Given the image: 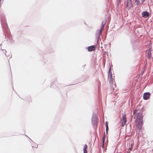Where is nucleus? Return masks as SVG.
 <instances>
[{
	"label": "nucleus",
	"mask_w": 153,
	"mask_h": 153,
	"mask_svg": "<svg viewBox=\"0 0 153 153\" xmlns=\"http://www.w3.org/2000/svg\"><path fill=\"white\" fill-rule=\"evenodd\" d=\"M98 121L99 119L97 116L96 113L93 112L91 118V123L93 126H96V128L98 126Z\"/></svg>",
	"instance_id": "f257e3e1"
},
{
	"label": "nucleus",
	"mask_w": 153,
	"mask_h": 153,
	"mask_svg": "<svg viewBox=\"0 0 153 153\" xmlns=\"http://www.w3.org/2000/svg\"><path fill=\"white\" fill-rule=\"evenodd\" d=\"M104 26L105 25H101L100 29L99 30H97L96 31V37L97 39V43H98L99 39H100L101 36L102 35V31L104 29Z\"/></svg>",
	"instance_id": "f03ea898"
},
{
	"label": "nucleus",
	"mask_w": 153,
	"mask_h": 153,
	"mask_svg": "<svg viewBox=\"0 0 153 153\" xmlns=\"http://www.w3.org/2000/svg\"><path fill=\"white\" fill-rule=\"evenodd\" d=\"M125 4H126V7L127 9L129 10L131 8L133 7V4L132 3V0H127L125 1Z\"/></svg>",
	"instance_id": "7ed1b4c3"
},
{
	"label": "nucleus",
	"mask_w": 153,
	"mask_h": 153,
	"mask_svg": "<svg viewBox=\"0 0 153 153\" xmlns=\"http://www.w3.org/2000/svg\"><path fill=\"white\" fill-rule=\"evenodd\" d=\"M151 95V94L149 92H146L144 93L143 94V99L145 100H147L149 99Z\"/></svg>",
	"instance_id": "20e7f679"
},
{
	"label": "nucleus",
	"mask_w": 153,
	"mask_h": 153,
	"mask_svg": "<svg viewBox=\"0 0 153 153\" xmlns=\"http://www.w3.org/2000/svg\"><path fill=\"white\" fill-rule=\"evenodd\" d=\"M143 115L142 113L138 112L136 117L137 119L139 120V121H143Z\"/></svg>",
	"instance_id": "39448f33"
},
{
	"label": "nucleus",
	"mask_w": 153,
	"mask_h": 153,
	"mask_svg": "<svg viewBox=\"0 0 153 153\" xmlns=\"http://www.w3.org/2000/svg\"><path fill=\"white\" fill-rule=\"evenodd\" d=\"M108 78L109 79V83L113 85V82L112 73L108 74Z\"/></svg>",
	"instance_id": "423d86ee"
},
{
	"label": "nucleus",
	"mask_w": 153,
	"mask_h": 153,
	"mask_svg": "<svg viewBox=\"0 0 153 153\" xmlns=\"http://www.w3.org/2000/svg\"><path fill=\"white\" fill-rule=\"evenodd\" d=\"M149 15V13L146 11H143L142 13V16L144 18H147Z\"/></svg>",
	"instance_id": "0eeeda50"
},
{
	"label": "nucleus",
	"mask_w": 153,
	"mask_h": 153,
	"mask_svg": "<svg viewBox=\"0 0 153 153\" xmlns=\"http://www.w3.org/2000/svg\"><path fill=\"white\" fill-rule=\"evenodd\" d=\"M87 49L88 51H92L95 49V47L94 45H91L87 47Z\"/></svg>",
	"instance_id": "6e6552de"
},
{
	"label": "nucleus",
	"mask_w": 153,
	"mask_h": 153,
	"mask_svg": "<svg viewBox=\"0 0 153 153\" xmlns=\"http://www.w3.org/2000/svg\"><path fill=\"white\" fill-rule=\"evenodd\" d=\"M143 124V122L138 121L137 124V128L139 130H141L142 129V126Z\"/></svg>",
	"instance_id": "1a4fd4ad"
},
{
	"label": "nucleus",
	"mask_w": 153,
	"mask_h": 153,
	"mask_svg": "<svg viewBox=\"0 0 153 153\" xmlns=\"http://www.w3.org/2000/svg\"><path fill=\"white\" fill-rule=\"evenodd\" d=\"M105 133L104 132V134L103 135V137L102 138V148L103 149L104 148V143H105Z\"/></svg>",
	"instance_id": "9d476101"
},
{
	"label": "nucleus",
	"mask_w": 153,
	"mask_h": 153,
	"mask_svg": "<svg viewBox=\"0 0 153 153\" xmlns=\"http://www.w3.org/2000/svg\"><path fill=\"white\" fill-rule=\"evenodd\" d=\"M88 148V146L87 144L85 145L83 148V151L84 153H88L87 151V149Z\"/></svg>",
	"instance_id": "9b49d317"
},
{
	"label": "nucleus",
	"mask_w": 153,
	"mask_h": 153,
	"mask_svg": "<svg viewBox=\"0 0 153 153\" xmlns=\"http://www.w3.org/2000/svg\"><path fill=\"white\" fill-rule=\"evenodd\" d=\"M105 126H106V133H107L108 131V130L109 129L108 127V121H106L105 122Z\"/></svg>",
	"instance_id": "f8f14e48"
},
{
	"label": "nucleus",
	"mask_w": 153,
	"mask_h": 153,
	"mask_svg": "<svg viewBox=\"0 0 153 153\" xmlns=\"http://www.w3.org/2000/svg\"><path fill=\"white\" fill-rule=\"evenodd\" d=\"M131 43L134 45H136L135 43L136 42V41L135 39H132L131 40Z\"/></svg>",
	"instance_id": "ddd939ff"
},
{
	"label": "nucleus",
	"mask_w": 153,
	"mask_h": 153,
	"mask_svg": "<svg viewBox=\"0 0 153 153\" xmlns=\"http://www.w3.org/2000/svg\"><path fill=\"white\" fill-rule=\"evenodd\" d=\"M135 2H136V5L137 6H138L140 4V1L139 0H133Z\"/></svg>",
	"instance_id": "4468645a"
},
{
	"label": "nucleus",
	"mask_w": 153,
	"mask_h": 153,
	"mask_svg": "<svg viewBox=\"0 0 153 153\" xmlns=\"http://www.w3.org/2000/svg\"><path fill=\"white\" fill-rule=\"evenodd\" d=\"M122 121H123L124 120H126L127 118L126 117V115L123 114L122 115Z\"/></svg>",
	"instance_id": "2eb2a0df"
},
{
	"label": "nucleus",
	"mask_w": 153,
	"mask_h": 153,
	"mask_svg": "<svg viewBox=\"0 0 153 153\" xmlns=\"http://www.w3.org/2000/svg\"><path fill=\"white\" fill-rule=\"evenodd\" d=\"M127 120L122 121V126H124L126 124Z\"/></svg>",
	"instance_id": "dca6fc26"
},
{
	"label": "nucleus",
	"mask_w": 153,
	"mask_h": 153,
	"mask_svg": "<svg viewBox=\"0 0 153 153\" xmlns=\"http://www.w3.org/2000/svg\"><path fill=\"white\" fill-rule=\"evenodd\" d=\"M122 0H117V6L118 7L121 2Z\"/></svg>",
	"instance_id": "f3484780"
},
{
	"label": "nucleus",
	"mask_w": 153,
	"mask_h": 153,
	"mask_svg": "<svg viewBox=\"0 0 153 153\" xmlns=\"http://www.w3.org/2000/svg\"><path fill=\"white\" fill-rule=\"evenodd\" d=\"M147 55H148V58H151L152 56L151 53L149 52H148Z\"/></svg>",
	"instance_id": "a211bd4d"
},
{
	"label": "nucleus",
	"mask_w": 153,
	"mask_h": 153,
	"mask_svg": "<svg viewBox=\"0 0 153 153\" xmlns=\"http://www.w3.org/2000/svg\"><path fill=\"white\" fill-rule=\"evenodd\" d=\"M9 39L11 40H13L12 37L10 33H9Z\"/></svg>",
	"instance_id": "6ab92c4d"
},
{
	"label": "nucleus",
	"mask_w": 153,
	"mask_h": 153,
	"mask_svg": "<svg viewBox=\"0 0 153 153\" xmlns=\"http://www.w3.org/2000/svg\"><path fill=\"white\" fill-rule=\"evenodd\" d=\"M112 73L111 72V66H110V67L109 68L108 71V74Z\"/></svg>",
	"instance_id": "aec40b11"
},
{
	"label": "nucleus",
	"mask_w": 153,
	"mask_h": 153,
	"mask_svg": "<svg viewBox=\"0 0 153 153\" xmlns=\"http://www.w3.org/2000/svg\"><path fill=\"white\" fill-rule=\"evenodd\" d=\"M137 110H135L134 111H133V114L134 115H135V114H137Z\"/></svg>",
	"instance_id": "412c9836"
},
{
	"label": "nucleus",
	"mask_w": 153,
	"mask_h": 153,
	"mask_svg": "<svg viewBox=\"0 0 153 153\" xmlns=\"http://www.w3.org/2000/svg\"><path fill=\"white\" fill-rule=\"evenodd\" d=\"M106 22V20H105V21L104 20V21H102V24L101 25H105Z\"/></svg>",
	"instance_id": "4be33fe9"
},
{
	"label": "nucleus",
	"mask_w": 153,
	"mask_h": 153,
	"mask_svg": "<svg viewBox=\"0 0 153 153\" xmlns=\"http://www.w3.org/2000/svg\"><path fill=\"white\" fill-rule=\"evenodd\" d=\"M143 111H144L143 107V108H141V109L140 111V112H139V113H142L143 114Z\"/></svg>",
	"instance_id": "5701e85b"
},
{
	"label": "nucleus",
	"mask_w": 153,
	"mask_h": 153,
	"mask_svg": "<svg viewBox=\"0 0 153 153\" xmlns=\"http://www.w3.org/2000/svg\"><path fill=\"white\" fill-rule=\"evenodd\" d=\"M3 51V52L6 55V56H7V55L6 54V53L7 52V51L5 50H2V49H1Z\"/></svg>",
	"instance_id": "b1692460"
},
{
	"label": "nucleus",
	"mask_w": 153,
	"mask_h": 153,
	"mask_svg": "<svg viewBox=\"0 0 153 153\" xmlns=\"http://www.w3.org/2000/svg\"><path fill=\"white\" fill-rule=\"evenodd\" d=\"M152 50V48L151 47L148 50V52H151V51Z\"/></svg>",
	"instance_id": "393cba45"
},
{
	"label": "nucleus",
	"mask_w": 153,
	"mask_h": 153,
	"mask_svg": "<svg viewBox=\"0 0 153 153\" xmlns=\"http://www.w3.org/2000/svg\"><path fill=\"white\" fill-rule=\"evenodd\" d=\"M54 84V83L53 82H52L51 84V88H54V87H52L53 85Z\"/></svg>",
	"instance_id": "a878e982"
},
{
	"label": "nucleus",
	"mask_w": 153,
	"mask_h": 153,
	"mask_svg": "<svg viewBox=\"0 0 153 153\" xmlns=\"http://www.w3.org/2000/svg\"><path fill=\"white\" fill-rule=\"evenodd\" d=\"M145 0H141V4H142L144 1H145Z\"/></svg>",
	"instance_id": "bb28decb"
},
{
	"label": "nucleus",
	"mask_w": 153,
	"mask_h": 153,
	"mask_svg": "<svg viewBox=\"0 0 153 153\" xmlns=\"http://www.w3.org/2000/svg\"><path fill=\"white\" fill-rule=\"evenodd\" d=\"M38 146L37 144H36V145L35 146V148H38Z\"/></svg>",
	"instance_id": "cd10ccee"
},
{
	"label": "nucleus",
	"mask_w": 153,
	"mask_h": 153,
	"mask_svg": "<svg viewBox=\"0 0 153 153\" xmlns=\"http://www.w3.org/2000/svg\"><path fill=\"white\" fill-rule=\"evenodd\" d=\"M22 32L20 31H19L18 32V33H19V34H21Z\"/></svg>",
	"instance_id": "c85d7f7f"
},
{
	"label": "nucleus",
	"mask_w": 153,
	"mask_h": 153,
	"mask_svg": "<svg viewBox=\"0 0 153 153\" xmlns=\"http://www.w3.org/2000/svg\"><path fill=\"white\" fill-rule=\"evenodd\" d=\"M144 72V70L142 71L141 74H143Z\"/></svg>",
	"instance_id": "c756f323"
},
{
	"label": "nucleus",
	"mask_w": 153,
	"mask_h": 153,
	"mask_svg": "<svg viewBox=\"0 0 153 153\" xmlns=\"http://www.w3.org/2000/svg\"><path fill=\"white\" fill-rule=\"evenodd\" d=\"M132 148H129V150H132Z\"/></svg>",
	"instance_id": "7c9ffc66"
},
{
	"label": "nucleus",
	"mask_w": 153,
	"mask_h": 153,
	"mask_svg": "<svg viewBox=\"0 0 153 153\" xmlns=\"http://www.w3.org/2000/svg\"><path fill=\"white\" fill-rule=\"evenodd\" d=\"M1 0H0V6H1Z\"/></svg>",
	"instance_id": "2f4dec72"
},
{
	"label": "nucleus",
	"mask_w": 153,
	"mask_h": 153,
	"mask_svg": "<svg viewBox=\"0 0 153 153\" xmlns=\"http://www.w3.org/2000/svg\"><path fill=\"white\" fill-rule=\"evenodd\" d=\"M132 117H131V120H132Z\"/></svg>",
	"instance_id": "473e14b6"
},
{
	"label": "nucleus",
	"mask_w": 153,
	"mask_h": 153,
	"mask_svg": "<svg viewBox=\"0 0 153 153\" xmlns=\"http://www.w3.org/2000/svg\"><path fill=\"white\" fill-rule=\"evenodd\" d=\"M85 65H83V67H84L85 66Z\"/></svg>",
	"instance_id": "72a5a7b5"
},
{
	"label": "nucleus",
	"mask_w": 153,
	"mask_h": 153,
	"mask_svg": "<svg viewBox=\"0 0 153 153\" xmlns=\"http://www.w3.org/2000/svg\"><path fill=\"white\" fill-rule=\"evenodd\" d=\"M5 37H6V35H5Z\"/></svg>",
	"instance_id": "f704fd0d"
},
{
	"label": "nucleus",
	"mask_w": 153,
	"mask_h": 153,
	"mask_svg": "<svg viewBox=\"0 0 153 153\" xmlns=\"http://www.w3.org/2000/svg\"><path fill=\"white\" fill-rule=\"evenodd\" d=\"M11 57H12V56H11V57L10 58H11Z\"/></svg>",
	"instance_id": "c9c22d12"
},
{
	"label": "nucleus",
	"mask_w": 153,
	"mask_h": 153,
	"mask_svg": "<svg viewBox=\"0 0 153 153\" xmlns=\"http://www.w3.org/2000/svg\"><path fill=\"white\" fill-rule=\"evenodd\" d=\"M135 117H134V119H135Z\"/></svg>",
	"instance_id": "e433bc0d"
}]
</instances>
